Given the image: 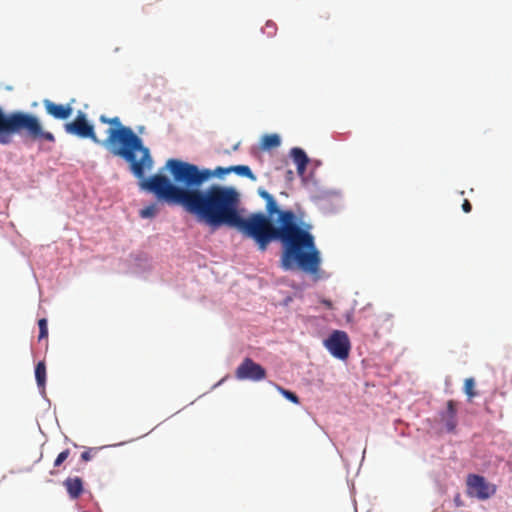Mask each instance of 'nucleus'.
<instances>
[{
  "mask_svg": "<svg viewBox=\"0 0 512 512\" xmlns=\"http://www.w3.org/2000/svg\"><path fill=\"white\" fill-rule=\"evenodd\" d=\"M467 494L479 500L489 499L496 493L495 484L488 482L483 476L470 474L467 477Z\"/></svg>",
  "mask_w": 512,
  "mask_h": 512,
  "instance_id": "obj_7",
  "label": "nucleus"
},
{
  "mask_svg": "<svg viewBox=\"0 0 512 512\" xmlns=\"http://www.w3.org/2000/svg\"><path fill=\"white\" fill-rule=\"evenodd\" d=\"M70 451L69 449H66L58 454L57 458L54 461V466L59 467L68 457H69Z\"/></svg>",
  "mask_w": 512,
  "mask_h": 512,
  "instance_id": "obj_20",
  "label": "nucleus"
},
{
  "mask_svg": "<svg viewBox=\"0 0 512 512\" xmlns=\"http://www.w3.org/2000/svg\"><path fill=\"white\" fill-rule=\"evenodd\" d=\"M281 139L277 134H266L262 137L261 148L264 150H270L279 147Z\"/></svg>",
  "mask_w": 512,
  "mask_h": 512,
  "instance_id": "obj_13",
  "label": "nucleus"
},
{
  "mask_svg": "<svg viewBox=\"0 0 512 512\" xmlns=\"http://www.w3.org/2000/svg\"><path fill=\"white\" fill-rule=\"evenodd\" d=\"M462 209L465 213H469L472 210V205L467 199L464 200Z\"/></svg>",
  "mask_w": 512,
  "mask_h": 512,
  "instance_id": "obj_21",
  "label": "nucleus"
},
{
  "mask_svg": "<svg viewBox=\"0 0 512 512\" xmlns=\"http://www.w3.org/2000/svg\"><path fill=\"white\" fill-rule=\"evenodd\" d=\"M142 186L158 200L184 207L211 227L237 228L244 237L253 239L260 251H265L273 240H280L284 245L281 255L284 270L297 267L319 278L321 257L314 236L298 225L292 210H280L265 189L259 188L258 194L266 201L267 215L257 212L244 218L238 209L240 195L233 187L214 184L205 190L182 189L162 174L150 176Z\"/></svg>",
  "mask_w": 512,
  "mask_h": 512,
  "instance_id": "obj_1",
  "label": "nucleus"
},
{
  "mask_svg": "<svg viewBox=\"0 0 512 512\" xmlns=\"http://www.w3.org/2000/svg\"><path fill=\"white\" fill-rule=\"evenodd\" d=\"M14 134H24L32 140L55 141L54 135L44 131L35 115L22 111L5 113L0 107V144H10Z\"/></svg>",
  "mask_w": 512,
  "mask_h": 512,
  "instance_id": "obj_4",
  "label": "nucleus"
},
{
  "mask_svg": "<svg viewBox=\"0 0 512 512\" xmlns=\"http://www.w3.org/2000/svg\"><path fill=\"white\" fill-rule=\"evenodd\" d=\"M475 388V381L473 378H467L464 382V392L468 396L469 399H472L477 395V393L474 390Z\"/></svg>",
  "mask_w": 512,
  "mask_h": 512,
  "instance_id": "obj_15",
  "label": "nucleus"
},
{
  "mask_svg": "<svg viewBox=\"0 0 512 512\" xmlns=\"http://www.w3.org/2000/svg\"><path fill=\"white\" fill-rule=\"evenodd\" d=\"M99 450H100V448H97V447L88 448L87 450L82 452L81 459L84 462H88L98 453Z\"/></svg>",
  "mask_w": 512,
  "mask_h": 512,
  "instance_id": "obj_18",
  "label": "nucleus"
},
{
  "mask_svg": "<svg viewBox=\"0 0 512 512\" xmlns=\"http://www.w3.org/2000/svg\"><path fill=\"white\" fill-rule=\"evenodd\" d=\"M103 124L111 127L106 131L107 137L101 144L113 155L124 159L132 174L141 179L140 186L148 178H144L147 171L153 167L154 161L149 148L144 146L142 139L130 128L124 126L119 117L108 118L105 115L99 117Z\"/></svg>",
  "mask_w": 512,
  "mask_h": 512,
  "instance_id": "obj_2",
  "label": "nucleus"
},
{
  "mask_svg": "<svg viewBox=\"0 0 512 512\" xmlns=\"http://www.w3.org/2000/svg\"><path fill=\"white\" fill-rule=\"evenodd\" d=\"M266 28L267 29H271V30H275L276 29L275 24L273 22H270V21H268L266 23Z\"/></svg>",
  "mask_w": 512,
  "mask_h": 512,
  "instance_id": "obj_22",
  "label": "nucleus"
},
{
  "mask_svg": "<svg viewBox=\"0 0 512 512\" xmlns=\"http://www.w3.org/2000/svg\"><path fill=\"white\" fill-rule=\"evenodd\" d=\"M68 134L75 135L79 138L90 139L94 143H101L95 133L94 126L87 120L85 113L79 112L75 119L64 125Z\"/></svg>",
  "mask_w": 512,
  "mask_h": 512,
  "instance_id": "obj_6",
  "label": "nucleus"
},
{
  "mask_svg": "<svg viewBox=\"0 0 512 512\" xmlns=\"http://www.w3.org/2000/svg\"><path fill=\"white\" fill-rule=\"evenodd\" d=\"M238 147H239V143H237L236 145H234L233 150H234V151H236V150L238 149Z\"/></svg>",
  "mask_w": 512,
  "mask_h": 512,
  "instance_id": "obj_23",
  "label": "nucleus"
},
{
  "mask_svg": "<svg viewBox=\"0 0 512 512\" xmlns=\"http://www.w3.org/2000/svg\"><path fill=\"white\" fill-rule=\"evenodd\" d=\"M156 214V207L155 205H150L140 211V216L142 218H150L155 216Z\"/></svg>",
  "mask_w": 512,
  "mask_h": 512,
  "instance_id": "obj_19",
  "label": "nucleus"
},
{
  "mask_svg": "<svg viewBox=\"0 0 512 512\" xmlns=\"http://www.w3.org/2000/svg\"><path fill=\"white\" fill-rule=\"evenodd\" d=\"M277 390H278V391H279V392H280V393H281V394H282L286 399H288L289 401H291V402H293V403H295V404H299V398H298V396H297L295 393H293V392H291V391H289V390H286V389H284V388H282V387H280V386H277Z\"/></svg>",
  "mask_w": 512,
  "mask_h": 512,
  "instance_id": "obj_17",
  "label": "nucleus"
},
{
  "mask_svg": "<svg viewBox=\"0 0 512 512\" xmlns=\"http://www.w3.org/2000/svg\"><path fill=\"white\" fill-rule=\"evenodd\" d=\"M69 497L73 500L78 499L83 493V481L80 477H68L63 482Z\"/></svg>",
  "mask_w": 512,
  "mask_h": 512,
  "instance_id": "obj_11",
  "label": "nucleus"
},
{
  "mask_svg": "<svg viewBox=\"0 0 512 512\" xmlns=\"http://www.w3.org/2000/svg\"><path fill=\"white\" fill-rule=\"evenodd\" d=\"M324 346L332 356L340 360L348 358L351 348L347 333L341 330L333 331L330 336L324 340Z\"/></svg>",
  "mask_w": 512,
  "mask_h": 512,
  "instance_id": "obj_5",
  "label": "nucleus"
},
{
  "mask_svg": "<svg viewBox=\"0 0 512 512\" xmlns=\"http://www.w3.org/2000/svg\"><path fill=\"white\" fill-rule=\"evenodd\" d=\"M290 156L297 166L298 175L303 176L306 171L307 164L309 162L308 156L306 155L304 150L298 147H294L290 150Z\"/></svg>",
  "mask_w": 512,
  "mask_h": 512,
  "instance_id": "obj_12",
  "label": "nucleus"
},
{
  "mask_svg": "<svg viewBox=\"0 0 512 512\" xmlns=\"http://www.w3.org/2000/svg\"><path fill=\"white\" fill-rule=\"evenodd\" d=\"M39 326V336L38 339H46L48 337V326H47V320L45 318H42L38 321Z\"/></svg>",
  "mask_w": 512,
  "mask_h": 512,
  "instance_id": "obj_16",
  "label": "nucleus"
},
{
  "mask_svg": "<svg viewBox=\"0 0 512 512\" xmlns=\"http://www.w3.org/2000/svg\"><path fill=\"white\" fill-rule=\"evenodd\" d=\"M238 380L260 381L266 378V370L251 358H245L235 371Z\"/></svg>",
  "mask_w": 512,
  "mask_h": 512,
  "instance_id": "obj_8",
  "label": "nucleus"
},
{
  "mask_svg": "<svg viewBox=\"0 0 512 512\" xmlns=\"http://www.w3.org/2000/svg\"><path fill=\"white\" fill-rule=\"evenodd\" d=\"M35 378L38 387L44 389L46 384V365L43 361L38 362L35 367Z\"/></svg>",
  "mask_w": 512,
  "mask_h": 512,
  "instance_id": "obj_14",
  "label": "nucleus"
},
{
  "mask_svg": "<svg viewBox=\"0 0 512 512\" xmlns=\"http://www.w3.org/2000/svg\"><path fill=\"white\" fill-rule=\"evenodd\" d=\"M165 169L169 171L174 181L173 184H182V189H199V187L212 177H222L231 172L252 181L256 180V176L247 165H235L226 168L219 166L214 170H210L206 168L199 169L195 164L170 158L165 163ZM179 187L181 188V186Z\"/></svg>",
  "mask_w": 512,
  "mask_h": 512,
  "instance_id": "obj_3",
  "label": "nucleus"
},
{
  "mask_svg": "<svg viewBox=\"0 0 512 512\" xmlns=\"http://www.w3.org/2000/svg\"><path fill=\"white\" fill-rule=\"evenodd\" d=\"M455 501L459 502V496L456 497ZM457 505H460V503H457Z\"/></svg>",
  "mask_w": 512,
  "mask_h": 512,
  "instance_id": "obj_25",
  "label": "nucleus"
},
{
  "mask_svg": "<svg viewBox=\"0 0 512 512\" xmlns=\"http://www.w3.org/2000/svg\"><path fill=\"white\" fill-rule=\"evenodd\" d=\"M44 108L50 116L54 117L55 119L59 120H66L68 119L72 114V107L70 104H56L53 101L49 99L43 100Z\"/></svg>",
  "mask_w": 512,
  "mask_h": 512,
  "instance_id": "obj_9",
  "label": "nucleus"
},
{
  "mask_svg": "<svg viewBox=\"0 0 512 512\" xmlns=\"http://www.w3.org/2000/svg\"><path fill=\"white\" fill-rule=\"evenodd\" d=\"M324 303H325L328 307H330V306H331L330 301H325Z\"/></svg>",
  "mask_w": 512,
  "mask_h": 512,
  "instance_id": "obj_24",
  "label": "nucleus"
},
{
  "mask_svg": "<svg viewBox=\"0 0 512 512\" xmlns=\"http://www.w3.org/2000/svg\"><path fill=\"white\" fill-rule=\"evenodd\" d=\"M441 421L444 423L447 431L453 432L457 426V408L454 400L447 402L446 411L441 413Z\"/></svg>",
  "mask_w": 512,
  "mask_h": 512,
  "instance_id": "obj_10",
  "label": "nucleus"
}]
</instances>
